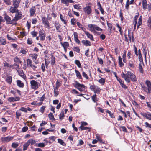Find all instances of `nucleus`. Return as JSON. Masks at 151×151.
<instances>
[{"label": "nucleus", "mask_w": 151, "mask_h": 151, "mask_svg": "<svg viewBox=\"0 0 151 151\" xmlns=\"http://www.w3.org/2000/svg\"><path fill=\"white\" fill-rule=\"evenodd\" d=\"M121 76L124 79L125 81L128 83H130L131 80L133 82H136L137 81L136 76L129 71H127L126 74L124 73L122 74Z\"/></svg>", "instance_id": "obj_1"}, {"label": "nucleus", "mask_w": 151, "mask_h": 151, "mask_svg": "<svg viewBox=\"0 0 151 151\" xmlns=\"http://www.w3.org/2000/svg\"><path fill=\"white\" fill-rule=\"evenodd\" d=\"M138 17V15H136L134 18L133 24L134 25V30H137L139 26L142 24V19L141 16L138 19V22L137 20Z\"/></svg>", "instance_id": "obj_2"}, {"label": "nucleus", "mask_w": 151, "mask_h": 151, "mask_svg": "<svg viewBox=\"0 0 151 151\" xmlns=\"http://www.w3.org/2000/svg\"><path fill=\"white\" fill-rule=\"evenodd\" d=\"M88 27L90 29L89 30L93 33L96 32V31H101L102 30V29L95 24H89Z\"/></svg>", "instance_id": "obj_3"}, {"label": "nucleus", "mask_w": 151, "mask_h": 151, "mask_svg": "<svg viewBox=\"0 0 151 151\" xmlns=\"http://www.w3.org/2000/svg\"><path fill=\"white\" fill-rule=\"evenodd\" d=\"M74 86L81 92L84 91L86 87V86L84 85L80 84L77 81H76V83Z\"/></svg>", "instance_id": "obj_4"}, {"label": "nucleus", "mask_w": 151, "mask_h": 151, "mask_svg": "<svg viewBox=\"0 0 151 151\" xmlns=\"http://www.w3.org/2000/svg\"><path fill=\"white\" fill-rule=\"evenodd\" d=\"M30 83L31 88L34 89H37L39 86V83L34 80H32L30 81Z\"/></svg>", "instance_id": "obj_5"}, {"label": "nucleus", "mask_w": 151, "mask_h": 151, "mask_svg": "<svg viewBox=\"0 0 151 151\" xmlns=\"http://www.w3.org/2000/svg\"><path fill=\"white\" fill-rule=\"evenodd\" d=\"M42 23L44 25L45 27L49 28V24L47 18L45 17H43L42 18Z\"/></svg>", "instance_id": "obj_6"}, {"label": "nucleus", "mask_w": 151, "mask_h": 151, "mask_svg": "<svg viewBox=\"0 0 151 151\" xmlns=\"http://www.w3.org/2000/svg\"><path fill=\"white\" fill-rule=\"evenodd\" d=\"M15 14V16L12 19V21L14 22L17 21L19 19H20L22 18V13L21 12H17Z\"/></svg>", "instance_id": "obj_7"}, {"label": "nucleus", "mask_w": 151, "mask_h": 151, "mask_svg": "<svg viewBox=\"0 0 151 151\" xmlns=\"http://www.w3.org/2000/svg\"><path fill=\"white\" fill-rule=\"evenodd\" d=\"M45 31L43 30H40L39 31V37L40 40L43 41L45 40Z\"/></svg>", "instance_id": "obj_8"}, {"label": "nucleus", "mask_w": 151, "mask_h": 151, "mask_svg": "<svg viewBox=\"0 0 151 151\" xmlns=\"http://www.w3.org/2000/svg\"><path fill=\"white\" fill-rule=\"evenodd\" d=\"M4 19L6 21L8 24H12L13 22L12 19L11 20V18L6 14H4Z\"/></svg>", "instance_id": "obj_9"}, {"label": "nucleus", "mask_w": 151, "mask_h": 151, "mask_svg": "<svg viewBox=\"0 0 151 151\" xmlns=\"http://www.w3.org/2000/svg\"><path fill=\"white\" fill-rule=\"evenodd\" d=\"M83 10L88 15L90 14L92 12L91 7L89 6H87L84 8H83Z\"/></svg>", "instance_id": "obj_10"}, {"label": "nucleus", "mask_w": 151, "mask_h": 151, "mask_svg": "<svg viewBox=\"0 0 151 151\" xmlns=\"http://www.w3.org/2000/svg\"><path fill=\"white\" fill-rule=\"evenodd\" d=\"M20 98L18 97H10L8 99V101L9 102H13L19 100Z\"/></svg>", "instance_id": "obj_11"}, {"label": "nucleus", "mask_w": 151, "mask_h": 151, "mask_svg": "<svg viewBox=\"0 0 151 151\" xmlns=\"http://www.w3.org/2000/svg\"><path fill=\"white\" fill-rule=\"evenodd\" d=\"M141 114L143 117H145L147 119L149 120H151V114L150 113H141Z\"/></svg>", "instance_id": "obj_12"}, {"label": "nucleus", "mask_w": 151, "mask_h": 151, "mask_svg": "<svg viewBox=\"0 0 151 151\" xmlns=\"http://www.w3.org/2000/svg\"><path fill=\"white\" fill-rule=\"evenodd\" d=\"M21 0H12V4L14 6L18 7Z\"/></svg>", "instance_id": "obj_13"}, {"label": "nucleus", "mask_w": 151, "mask_h": 151, "mask_svg": "<svg viewBox=\"0 0 151 151\" xmlns=\"http://www.w3.org/2000/svg\"><path fill=\"white\" fill-rule=\"evenodd\" d=\"M17 8V7L14 6H11L9 9V11L12 13L17 12H18Z\"/></svg>", "instance_id": "obj_14"}, {"label": "nucleus", "mask_w": 151, "mask_h": 151, "mask_svg": "<svg viewBox=\"0 0 151 151\" xmlns=\"http://www.w3.org/2000/svg\"><path fill=\"white\" fill-rule=\"evenodd\" d=\"M84 32L88 38L90 39L91 40L94 41L93 36L90 33L88 32L86 30Z\"/></svg>", "instance_id": "obj_15"}, {"label": "nucleus", "mask_w": 151, "mask_h": 151, "mask_svg": "<svg viewBox=\"0 0 151 151\" xmlns=\"http://www.w3.org/2000/svg\"><path fill=\"white\" fill-rule=\"evenodd\" d=\"M55 26L56 27V29L58 32H60V24L57 21H55L54 23Z\"/></svg>", "instance_id": "obj_16"}, {"label": "nucleus", "mask_w": 151, "mask_h": 151, "mask_svg": "<svg viewBox=\"0 0 151 151\" xmlns=\"http://www.w3.org/2000/svg\"><path fill=\"white\" fill-rule=\"evenodd\" d=\"M13 138V137L8 136L6 137L2 138V140L3 141L6 142H9V141L12 140Z\"/></svg>", "instance_id": "obj_17"}, {"label": "nucleus", "mask_w": 151, "mask_h": 151, "mask_svg": "<svg viewBox=\"0 0 151 151\" xmlns=\"http://www.w3.org/2000/svg\"><path fill=\"white\" fill-rule=\"evenodd\" d=\"M36 12V8L35 6H32L30 9V16H32L34 15Z\"/></svg>", "instance_id": "obj_18"}, {"label": "nucleus", "mask_w": 151, "mask_h": 151, "mask_svg": "<svg viewBox=\"0 0 151 151\" xmlns=\"http://www.w3.org/2000/svg\"><path fill=\"white\" fill-rule=\"evenodd\" d=\"M81 42L83 45L86 46H90L91 45L90 42L88 40H83Z\"/></svg>", "instance_id": "obj_19"}, {"label": "nucleus", "mask_w": 151, "mask_h": 151, "mask_svg": "<svg viewBox=\"0 0 151 151\" xmlns=\"http://www.w3.org/2000/svg\"><path fill=\"white\" fill-rule=\"evenodd\" d=\"M143 9L144 10L146 9L147 8V1L146 0H142Z\"/></svg>", "instance_id": "obj_20"}, {"label": "nucleus", "mask_w": 151, "mask_h": 151, "mask_svg": "<svg viewBox=\"0 0 151 151\" xmlns=\"http://www.w3.org/2000/svg\"><path fill=\"white\" fill-rule=\"evenodd\" d=\"M99 76V77L100 78V79L97 81L98 82H99L102 85H104L105 82V79L102 78L100 76Z\"/></svg>", "instance_id": "obj_21"}, {"label": "nucleus", "mask_w": 151, "mask_h": 151, "mask_svg": "<svg viewBox=\"0 0 151 151\" xmlns=\"http://www.w3.org/2000/svg\"><path fill=\"white\" fill-rule=\"evenodd\" d=\"M75 71L77 78L79 79H82V77L80 72L76 70H75Z\"/></svg>", "instance_id": "obj_22"}, {"label": "nucleus", "mask_w": 151, "mask_h": 151, "mask_svg": "<svg viewBox=\"0 0 151 151\" xmlns=\"http://www.w3.org/2000/svg\"><path fill=\"white\" fill-rule=\"evenodd\" d=\"M128 36L129 38V40L130 42L133 41V36L132 33H131L129 31H128Z\"/></svg>", "instance_id": "obj_23"}, {"label": "nucleus", "mask_w": 151, "mask_h": 151, "mask_svg": "<svg viewBox=\"0 0 151 151\" xmlns=\"http://www.w3.org/2000/svg\"><path fill=\"white\" fill-rule=\"evenodd\" d=\"M60 18L61 20L63 22L65 25L67 24V21L65 19V17L63 16L61 14H60Z\"/></svg>", "instance_id": "obj_24"}, {"label": "nucleus", "mask_w": 151, "mask_h": 151, "mask_svg": "<svg viewBox=\"0 0 151 151\" xmlns=\"http://www.w3.org/2000/svg\"><path fill=\"white\" fill-rule=\"evenodd\" d=\"M77 24L78 27L81 29L84 32L85 31L86 29L85 28H84L83 25H82L80 23L78 22H77Z\"/></svg>", "instance_id": "obj_25"}, {"label": "nucleus", "mask_w": 151, "mask_h": 151, "mask_svg": "<svg viewBox=\"0 0 151 151\" xmlns=\"http://www.w3.org/2000/svg\"><path fill=\"white\" fill-rule=\"evenodd\" d=\"M17 85L20 87H23L24 86V83L19 80H17Z\"/></svg>", "instance_id": "obj_26"}, {"label": "nucleus", "mask_w": 151, "mask_h": 151, "mask_svg": "<svg viewBox=\"0 0 151 151\" xmlns=\"http://www.w3.org/2000/svg\"><path fill=\"white\" fill-rule=\"evenodd\" d=\"M91 99L94 102H96L99 100V99L97 97L96 94L93 95L91 96Z\"/></svg>", "instance_id": "obj_27"}, {"label": "nucleus", "mask_w": 151, "mask_h": 151, "mask_svg": "<svg viewBox=\"0 0 151 151\" xmlns=\"http://www.w3.org/2000/svg\"><path fill=\"white\" fill-rule=\"evenodd\" d=\"M18 72L19 75L23 78L25 79L26 78V76L23 73V70H20L18 71Z\"/></svg>", "instance_id": "obj_28"}, {"label": "nucleus", "mask_w": 151, "mask_h": 151, "mask_svg": "<svg viewBox=\"0 0 151 151\" xmlns=\"http://www.w3.org/2000/svg\"><path fill=\"white\" fill-rule=\"evenodd\" d=\"M118 63L120 67H121L124 66V64L122 61V58L120 56L118 57Z\"/></svg>", "instance_id": "obj_29"}, {"label": "nucleus", "mask_w": 151, "mask_h": 151, "mask_svg": "<svg viewBox=\"0 0 151 151\" xmlns=\"http://www.w3.org/2000/svg\"><path fill=\"white\" fill-rule=\"evenodd\" d=\"M27 142L29 145V144H31L32 145L35 143L36 141L33 139H30L28 140Z\"/></svg>", "instance_id": "obj_30"}, {"label": "nucleus", "mask_w": 151, "mask_h": 151, "mask_svg": "<svg viewBox=\"0 0 151 151\" xmlns=\"http://www.w3.org/2000/svg\"><path fill=\"white\" fill-rule=\"evenodd\" d=\"M12 81V78L10 76H8L6 78V82L9 84H10Z\"/></svg>", "instance_id": "obj_31"}, {"label": "nucleus", "mask_w": 151, "mask_h": 151, "mask_svg": "<svg viewBox=\"0 0 151 151\" xmlns=\"http://www.w3.org/2000/svg\"><path fill=\"white\" fill-rule=\"evenodd\" d=\"M128 64L130 68H134V65L132 60H129V61Z\"/></svg>", "instance_id": "obj_32"}, {"label": "nucleus", "mask_w": 151, "mask_h": 151, "mask_svg": "<svg viewBox=\"0 0 151 151\" xmlns=\"http://www.w3.org/2000/svg\"><path fill=\"white\" fill-rule=\"evenodd\" d=\"M139 60L140 62H142L143 61L141 53V51L140 49L138 50Z\"/></svg>", "instance_id": "obj_33"}, {"label": "nucleus", "mask_w": 151, "mask_h": 151, "mask_svg": "<svg viewBox=\"0 0 151 151\" xmlns=\"http://www.w3.org/2000/svg\"><path fill=\"white\" fill-rule=\"evenodd\" d=\"M94 88L93 91H94L95 93H98L100 92V89L98 87L95 86Z\"/></svg>", "instance_id": "obj_34"}, {"label": "nucleus", "mask_w": 151, "mask_h": 151, "mask_svg": "<svg viewBox=\"0 0 151 151\" xmlns=\"http://www.w3.org/2000/svg\"><path fill=\"white\" fill-rule=\"evenodd\" d=\"M145 84H146L147 87L149 89H151V82L148 80H146L145 81Z\"/></svg>", "instance_id": "obj_35"}, {"label": "nucleus", "mask_w": 151, "mask_h": 151, "mask_svg": "<svg viewBox=\"0 0 151 151\" xmlns=\"http://www.w3.org/2000/svg\"><path fill=\"white\" fill-rule=\"evenodd\" d=\"M27 64L28 66V68L30 67L32 65V61L29 59H28L26 60Z\"/></svg>", "instance_id": "obj_36"}, {"label": "nucleus", "mask_w": 151, "mask_h": 151, "mask_svg": "<svg viewBox=\"0 0 151 151\" xmlns=\"http://www.w3.org/2000/svg\"><path fill=\"white\" fill-rule=\"evenodd\" d=\"M29 145L27 142L25 143L23 145V150L24 151L27 150Z\"/></svg>", "instance_id": "obj_37"}, {"label": "nucleus", "mask_w": 151, "mask_h": 151, "mask_svg": "<svg viewBox=\"0 0 151 151\" xmlns=\"http://www.w3.org/2000/svg\"><path fill=\"white\" fill-rule=\"evenodd\" d=\"M30 56L32 58V59L33 60H35L36 59L38 55L37 54L34 53L30 54Z\"/></svg>", "instance_id": "obj_38"}, {"label": "nucleus", "mask_w": 151, "mask_h": 151, "mask_svg": "<svg viewBox=\"0 0 151 151\" xmlns=\"http://www.w3.org/2000/svg\"><path fill=\"white\" fill-rule=\"evenodd\" d=\"M143 88L144 91L147 93H151V89L150 90L149 89V88L146 87H144Z\"/></svg>", "instance_id": "obj_39"}, {"label": "nucleus", "mask_w": 151, "mask_h": 151, "mask_svg": "<svg viewBox=\"0 0 151 151\" xmlns=\"http://www.w3.org/2000/svg\"><path fill=\"white\" fill-rule=\"evenodd\" d=\"M0 42L3 45H5L6 43V41L5 39L2 37H0Z\"/></svg>", "instance_id": "obj_40"}, {"label": "nucleus", "mask_w": 151, "mask_h": 151, "mask_svg": "<svg viewBox=\"0 0 151 151\" xmlns=\"http://www.w3.org/2000/svg\"><path fill=\"white\" fill-rule=\"evenodd\" d=\"M61 43L63 47H67L69 46V43L67 42H64L63 43L61 42Z\"/></svg>", "instance_id": "obj_41"}, {"label": "nucleus", "mask_w": 151, "mask_h": 151, "mask_svg": "<svg viewBox=\"0 0 151 151\" xmlns=\"http://www.w3.org/2000/svg\"><path fill=\"white\" fill-rule=\"evenodd\" d=\"M58 142L63 146H65L66 144L63 141L60 139H58Z\"/></svg>", "instance_id": "obj_42"}, {"label": "nucleus", "mask_w": 151, "mask_h": 151, "mask_svg": "<svg viewBox=\"0 0 151 151\" xmlns=\"http://www.w3.org/2000/svg\"><path fill=\"white\" fill-rule=\"evenodd\" d=\"M126 52L125 51V52L124 53L123 55H122V59L123 62L124 63H126L127 60H126Z\"/></svg>", "instance_id": "obj_43"}, {"label": "nucleus", "mask_w": 151, "mask_h": 151, "mask_svg": "<svg viewBox=\"0 0 151 151\" xmlns=\"http://www.w3.org/2000/svg\"><path fill=\"white\" fill-rule=\"evenodd\" d=\"M64 116H64V112L63 111L61 112L60 113V114L59 115V119L61 120H62L63 119Z\"/></svg>", "instance_id": "obj_44"}, {"label": "nucleus", "mask_w": 151, "mask_h": 151, "mask_svg": "<svg viewBox=\"0 0 151 151\" xmlns=\"http://www.w3.org/2000/svg\"><path fill=\"white\" fill-rule=\"evenodd\" d=\"M4 2L7 5H10L11 4V1L10 0H3Z\"/></svg>", "instance_id": "obj_45"}, {"label": "nucleus", "mask_w": 151, "mask_h": 151, "mask_svg": "<svg viewBox=\"0 0 151 151\" xmlns=\"http://www.w3.org/2000/svg\"><path fill=\"white\" fill-rule=\"evenodd\" d=\"M50 120H55V118L54 117L53 114L51 113H50L48 114Z\"/></svg>", "instance_id": "obj_46"}, {"label": "nucleus", "mask_w": 151, "mask_h": 151, "mask_svg": "<svg viewBox=\"0 0 151 151\" xmlns=\"http://www.w3.org/2000/svg\"><path fill=\"white\" fill-rule=\"evenodd\" d=\"M75 63L77 65L78 67L80 68L81 67V64L79 60H75Z\"/></svg>", "instance_id": "obj_47"}, {"label": "nucleus", "mask_w": 151, "mask_h": 151, "mask_svg": "<svg viewBox=\"0 0 151 151\" xmlns=\"http://www.w3.org/2000/svg\"><path fill=\"white\" fill-rule=\"evenodd\" d=\"M31 104L33 105H41L42 104V102H40L39 103H37V101H34L31 103Z\"/></svg>", "instance_id": "obj_48"}, {"label": "nucleus", "mask_w": 151, "mask_h": 151, "mask_svg": "<svg viewBox=\"0 0 151 151\" xmlns=\"http://www.w3.org/2000/svg\"><path fill=\"white\" fill-rule=\"evenodd\" d=\"M33 42L31 38H28L27 40V43L29 45H31Z\"/></svg>", "instance_id": "obj_49"}, {"label": "nucleus", "mask_w": 151, "mask_h": 151, "mask_svg": "<svg viewBox=\"0 0 151 151\" xmlns=\"http://www.w3.org/2000/svg\"><path fill=\"white\" fill-rule=\"evenodd\" d=\"M31 34L32 35L33 37H34L37 36V32L35 31H32L31 32Z\"/></svg>", "instance_id": "obj_50"}, {"label": "nucleus", "mask_w": 151, "mask_h": 151, "mask_svg": "<svg viewBox=\"0 0 151 151\" xmlns=\"http://www.w3.org/2000/svg\"><path fill=\"white\" fill-rule=\"evenodd\" d=\"M81 130H87L89 129V127H84V126L81 125L79 127Z\"/></svg>", "instance_id": "obj_51"}, {"label": "nucleus", "mask_w": 151, "mask_h": 151, "mask_svg": "<svg viewBox=\"0 0 151 151\" xmlns=\"http://www.w3.org/2000/svg\"><path fill=\"white\" fill-rule=\"evenodd\" d=\"M73 49L74 51H76L78 53H79L80 51V49L78 47H74Z\"/></svg>", "instance_id": "obj_52"}, {"label": "nucleus", "mask_w": 151, "mask_h": 151, "mask_svg": "<svg viewBox=\"0 0 151 151\" xmlns=\"http://www.w3.org/2000/svg\"><path fill=\"white\" fill-rule=\"evenodd\" d=\"M14 61L15 62L17 63H21V62L19 58L17 57H16L14 59Z\"/></svg>", "instance_id": "obj_53"}, {"label": "nucleus", "mask_w": 151, "mask_h": 151, "mask_svg": "<svg viewBox=\"0 0 151 151\" xmlns=\"http://www.w3.org/2000/svg\"><path fill=\"white\" fill-rule=\"evenodd\" d=\"M45 145L44 143L42 142L38 143L37 145V146L42 147H44Z\"/></svg>", "instance_id": "obj_54"}, {"label": "nucleus", "mask_w": 151, "mask_h": 151, "mask_svg": "<svg viewBox=\"0 0 151 151\" xmlns=\"http://www.w3.org/2000/svg\"><path fill=\"white\" fill-rule=\"evenodd\" d=\"M82 74L84 78H85L86 79H88L89 77L86 74L85 72H82Z\"/></svg>", "instance_id": "obj_55"}, {"label": "nucleus", "mask_w": 151, "mask_h": 151, "mask_svg": "<svg viewBox=\"0 0 151 151\" xmlns=\"http://www.w3.org/2000/svg\"><path fill=\"white\" fill-rule=\"evenodd\" d=\"M16 118L19 119L20 116L21 115V113L19 111H17L16 112Z\"/></svg>", "instance_id": "obj_56"}, {"label": "nucleus", "mask_w": 151, "mask_h": 151, "mask_svg": "<svg viewBox=\"0 0 151 151\" xmlns=\"http://www.w3.org/2000/svg\"><path fill=\"white\" fill-rule=\"evenodd\" d=\"M76 22V19L74 18L71 19V24L72 25H74Z\"/></svg>", "instance_id": "obj_57"}, {"label": "nucleus", "mask_w": 151, "mask_h": 151, "mask_svg": "<svg viewBox=\"0 0 151 151\" xmlns=\"http://www.w3.org/2000/svg\"><path fill=\"white\" fill-rule=\"evenodd\" d=\"M96 139L100 141L101 142H102V140L101 139V138L98 134H96Z\"/></svg>", "instance_id": "obj_58"}, {"label": "nucleus", "mask_w": 151, "mask_h": 151, "mask_svg": "<svg viewBox=\"0 0 151 151\" xmlns=\"http://www.w3.org/2000/svg\"><path fill=\"white\" fill-rule=\"evenodd\" d=\"M19 145L16 143H13L12 144V147L14 148H16Z\"/></svg>", "instance_id": "obj_59"}, {"label": "nucleus", "mask_w": 151, "mask_h": 151, "mask_svg": "<svg viewBox=\"0 0 151 151\" xmlns=\"http://www.w3.org/2000/svg\"><path fill=\"white\" fill-rule=\"evenodd\" d=\"M55 63V58L54 57H52L51 58V64L52 65H53Z\"/></svg>", "instance_id": "obj_60"}, {"label": "nucleus", "mask_w": 151, "mask_h": 151, "mask_svg": "<svg viewBox=\"0 0 151 151\" xmlns=\"http://www.w3.org/2000/svg\"><path fill=\"white\" fill-rule=\"evenodd\" d=\"M148 26L150 27H151V16L149 17L148 21Z\"/></svg>", "instance_id": "obj_61"}, {"label": "nucleus", "mask_w": 151, "mask_h": 151, "mask_svg": "<svg viewBox=\"0 0 151 151\" xmlns=\"http://www.w3.org/2000/svg\"><path fill=\"white\" fill-rule=\"evenodd\" d=\"M19 109L22 111L26 113L27 112V109L26 108L22 107L20 109Z\"/></svg>", "instance_id": "obj_62"}, {"label": "nucleus", "mask_w": 151, "mask_h": 151, "mask_svg": "<svg viewBox=\"0 0 151 151\" xmlns=\"http://www.w3.org/2000/svg\"><path fill=\"white\" fill-rule=\"evenodd\" d=\"M71 92L73 94H77L79 93L75 89H72L71 91Z\"/></svg>", "instance_id": "obj_63"}, {"label": "nucleus", "mask_w": 151, "mask_h": 151, "mask_svg": "<svg viewBox=\"0 0 151 151\" xmlns=\"http://www.w3.org/2000/svg\"><path fill=\"white\" fill-rule=\"evenodd\" d=\"M145 127H148L149 128H151V125L150 124H149L147 122H145Z\"/></svg>", "instance_id": "obj_64"}]
</instances>
